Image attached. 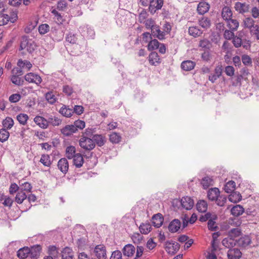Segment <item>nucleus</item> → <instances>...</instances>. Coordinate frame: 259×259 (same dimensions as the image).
<instances>
[{"mask_svg": "<svg viewBox=\"0 0 259 259\" xmlns=\"http://www.w3.org/2000/svg\"><path fill=\"white\" fill-rule=\"evenodd\" d=\"M36 47L35 42L29 39L27 36H23L21 38L20 49L21 50H25L29 53L33 52Z\"/></svg>", "mask_w": 259, "mask_h": 259, "instance_id": "nucleus-1", "label": "nucleus"}, {"mask_svg": "<svg viewBox=\"0 0 259 259\" xmlns=\"http://www.w3.org/2000/svg\"><path fill=\"white\" fill-rule=\"evenodd\" d=\"M83 107L80 105H75L74 107H69V106L63 105L59 110V113H82Z\"/></svg>", "mask_w": 259, "mask_h": 259, "instance_id": "nucleus-2", "label": "nucleus"}, {"mask_svg": "<svg viewBox=\"0 0 259 259\" xmlns=\"http://www.w3.org/2000/svg\"><path fill=\"white\" fill-rule=\"evenodd\" d=\"M79 145L86 150H91L95 147V144L92 139L87 137H82L80 138Z\"/></svg>", "mask_w": 259, "mask_h": 259, "instance_id": "nucleus-3", "label": "nucleus"}, {"mask_svg": "<svg viewBox=\"0 0 259 259\" xmlns=\"http://www.w3.org/2000/svg\"><path fill=\"white\" fill-rule=\"evenodd\" d=\"M243 24L244 28L249 30L250 34L252 35L258 25L255 24V21L250 17H247L244 19Z\"/></svg>", "mask_w": 259, "mask_h": 259, "instance_id": "nucleus-4", "label": "nucleus"}, {"mask_svg": "<svg viewBox=\"0 0 259 259\" xmlns=\"http://www.w3.org/2000/svg\"><path fill=\"white\" fill-rule=\"evenodd\" d=\"M94 253L98 259L106 258V250L103 245H97L94 249Z\"/></svg>", "mask_w": 259, "mask_h": 259, "instance_id": "nucleus-5", "label": "nucleus"}, {"mask_svg": "<svg viewBox=\"0 0 259 259\" xmlns=\"http://www.w3.org/2000/svg\"><path fill=\"white\" fill-rule=\"evenodd\" d=\"M250 8V5L246 3L236 2L234 5L235 10L240 14L248 12Z\"/></svg>", "mask_w": 259, "mask_h": 259, "instance_id": "nucleus-6", "label": "nucleus"}, {"mask_svg": "<svg viewBox=\"0 0 259 259\" xmlns=\"http://www.w3.org/2000/svg\"><path fill=\"white\" fill-rule=\"evenodd\" d=\"M163 4V0H152L150 1L149 11L154 14L156 10L161 9Z\"/></svg>", "mask_w": 259, "mask_h": 259, "instance_id": "nucleus-7", "label": "nucleus"}, {"mask_svg": "<svg viewBox=\"0 0 259 259\" xmlns=\"http://www.w3.org/2000/svg\"><path fill=\"white\" fill-rule=\"evenodd\" d=\"M25 79L30 82L39 84L41 83L42 79L39 75L34 73H29L25 75Z\"/></svg>", "mask_w": 259, "mask_h": 259, "instance_id": "nucleus-8", "label": "nucleus"}, {"mask_svg": "<svg viewBox=\"0 0 259 259\" xmlns=\"http://www.w3.org/2000/svg\"><path fill=\"white\" fill-rule=\"evenodd\" d=\"M165 248L168 253L174 254L178 251L180 248V245L177 242H166Z\"/></svg>", "mask_w": 259, "mask_h": 259, "instance_id": "nucleus-9", "label": "nucleus"}, {"mask_svg": "<svg viewBox=\"0 0 259 259\" xmlns=\"http://www.w3.org/2000/svg\"><path fill=\"white\" fill-rule=\"evenodd\" d=\"M181 203L182 206L187 210H190L194 206L193 200L189 197H184L181 199Z\"/></svg>", "mask_w": 259, "mask_h": 259, "instance_id": "nucleus-10", "label": "nucleus"}, {"mask_svg": "<svg viewBox=\"0 0 259 259\" xmlns=\"http://www.w3.org/2000/svg\"><path fill=\"white\" fill-rule=\"evenodd\" d=\"M222 67L221 66H217L215 68L214 72L211 73L208 76V80L212 83H214L222 75Z\"/></svg>", "mask_w": 259, "mask_h": 259, "instance_id": "nucleus-11", "label": "nucleus"}, {"mask_svg": "<svg viewBox=\"0 0 259 259\" xmlns=\"http://www.w3.org/2000/svg\"><path fill=\"white\" fill-rule=\"evenodd\" d=\"M222 243L224 246L230 249L233 248L237 244V239L233 238L232 237L228 235V237L224 238L222 240Z\"/></svg>", "mask_w": 259, "mask_h": 259, "instance_id": "nucleus-12", "label": "nucleus"}, {"mask_svg": "<svg viewBox=\"0 0 259 259\" xmlns=\"http://www.w3.org/2000/svg\"><path fill=\"white\" fill-rule=\"evenodd\" d=\"M58 168L64 174H66L68 170L69 163L65 158L60 159L58 162L57 164Z\"/></svg>", "mask_w": 259, "mask_h": 259, "instance_id": "nucleus-13", "label": "nucleus"}, {"mask_svg": "<svg viewBox=\"0 0 259 259\" xmlns=\"http://www.w3.org/2000/svg\"><path fill=\"white\" fill-rule=\"evenodd\" d=\"M241 255V251L237 248L230 249L227 252V256L229 259H239Z\"/></svg>", "mask_w": 259, "mask_h": 259, "instance_id": "nucleus-14", "label": "nucleus"}, {"mask_svg": "<svg viewBox=\"0 0 259 259\" xmlns=\"http://www.w3.org/2000/svg\"><path fill=\"white\" fill-rule=\"evenodd\" d=\"M29 250L30 257L32 259H37L40 255L41 247L39 245H34L29 248Z\"/></svg>", "mask_w": 259, "mask_h": 259, "instance_id": "nucleus-15", "label": "nucleus"}, {"mask_svg": "<svg viewBox=\"0 0 259 259\" xmlns=\"http://www.w3.org/2000/svg\"><path fill=\"white\" fill-rule=\"evenodd\" d=\"M163 220L162 215L160 213L154 214L152 218V224L156 228L161 227L163 224Z\"/></svg>", "mask_w": 259, "mask_h": 259, "instance_id": "nucleus-16", "label": "nucleus"}, {"mask_svg": "<svg viewBox=\"0 0 259 259\" xmlns=\"http://www.w3.org/2000/svg\"><path fill=\"white\" fill-rule=\"evenodd\" d=\"M181 223L178 219H174L169 224L168 230L171 233H175L180 229Z\"/></svg>", "mask_w": 259, "mask_h": 259, "instance_id": "nucleus-17", "label": "nucleus"}, {"mask_svg": "<svg viewBox=\"0 0 259 259\" xmlns=\"http://www.w3.org/2000/svg\"><path fill=\"white\" fill-rule=\"evenodd\" d=\"M149 63L152 65L156 66L160 63V59L158 54L155 52H151L148 57Z\"/></svg>", "mask_w": 259, "mask_h": 259, "instance_id": "nucleus-18", "label": "nucleus"}, {"mask_svg": "<svg viewBox=\"0 0 259 259\" xmlns=\"http://www.w3.org/2000/svg\"><path fill=\"white\" fill-rule=\"evenodd\" d=\"M221 15L225 21L232 18L233 13L231 9L228 6H225L222 9Z\"/></svg>", "mask_w": 259, "mask_h": 259, "instance_id": "nucleus-19", "label": "nucleus"}, {"mask_svg": "<svg viewBox=\"0 0 259 259\" xmlns=\"http://www.w3.org/2000/svg\"><path fill=\"white\" fill-rule=\"evenodd\" d=\"M76 132V127L73 124L67 125L61 130V133L66 136H69Z\"/></svg>", "mask_w": 259, "mask_h": 259, "instance_id": "nucleus-20", "label": "nucleus"}, {"mask_svg": "<svg viewBox=\"0 0 259 259\" xmlns=\"http://www.w3.org/2000/svg\"><path fill=\"white\" fill-rule=\"evenodd\" d=\"M196 63L191 60H186L182 62L181 65V68L185 71H190L194 69Z\"/></svg>", "mask_w": 259, "mask_h": 259, "instance_id": "nucleus-21", "label": "nucleus"}, {"mask_svg": "<svg viewBox=\"0 0 259 259\" xmlns=\"http://www.w3.org/2000/svg\"><path fill=\"white\" fill-rule=\"evenodd\" d=\"M251 243V239L248 236H245L240 237L239 239L237 240V244L242 247H245Z\"/></svg>", "mask_w": 259, "mask_h": 259, "instance_id": "nucleus-22", "label": "nucleus"}, {"mask_svg": "<svg viewBox=\"0 0 259 259\" xmlns=\"http://www.w3.org/2000/svg\"><path fill=\"white\" fill-rule=\"evenodd\" d=\"M220 191L218 188H214L209 189L207 193L208 198L211 200H215L219 197Z\"/></svg>", "mask_w": 259, "mask_h": 259, "instance_id": "nucleus-23", "label": "nucleus"}, {"mask_svg": "<svg viewBox=\"0 0 259 259\" xmlns=\"http://www.w3.org/2000/svg\"><path fill=\"white\" fill-rule=\"evenodd\" d=\"M209 9V5L205 2L199 3L197 6V11L199 14L203 15L208 12Z\"/></svg>", "mask_w": 259, "mask_h": 259, "instance_id": "nucleus-24", "label": "nucleus"}, {"mask_svg": "<svg viewBox=\"0 0 259 259\" xmlns=\"http://www.w3.org/2000/svg\"><path fill=\"white\" fill-rule=\"evenodd\" d=\"M228 27L232 31H236L238 29L239 23V22L232 18L226 21Z\"/></svg>", "mask_w": 259, "mask_h": 259, "instance_id": "nucleus-25", "label": "nucleus"}, {"mask_svg": "<svg viewBox=\"0 0 259 259\" xmlns=\"http://www.w3.org/2000/svg\"><path fill=\"white\" fill-rule=\"evenodd\" d=\"M17 66L22 69H26L29 71L32 66V64L27 60L19 59L17 62Z\"/></svg>", "mask_w": 259, "mask_h": 259, "instance_id": "nucleus-26", "label": "nucleus"}, {"mask_svg": "<svg viewBox=\"0 0 259 259\" xmlns=\"http://www.w3.org/2000/svg\"><path fill=\"white\" fill-rule=\"evenodd\" d=\"M135 251V247L131 244L125 245L122 249L123 255L127 256L133 255Z\"/></svg>", "mask_w": 259, "mask_h": 259, "instance_id": "nucleus-27", "label": "nucleus"}, {"mask_svg": "<svg viewBox=\"0 0 259 259\" xmlns=\"http://www.w3.org/2000/svg\"><path fill=\"white\" fill-rule=\"evenodd\" d=\"M151 229L152 228L151 224L148 222L142 223L139 227L140 232L143 234H148L151 231Z\"/></svg>", "mask_w": 259, "mask_h": 259, "instance_id": "nucleus-28", "label": "nucleus"}, {"mask_svg": "<svg viewBox=\"0 0 259 259\" xmlns=\"http://www.w3.org/2000/svg\"><path fill=\"white\" fill-rule=\"evenodd\" d=\"M151 33L153 36L158 38L160 40L163 39L166 34L165 32L160 30L158 25L154 28L153 31L151 32Z\"/></svg>", "mask_w": 259, "mask_h": 259, "instance_id": "nucleus-29", "label": "nucleus"}, {"mask_svg": "<svg viewBox=\"0 0 259 259\" xmlns=\"http://www.w3.org/2000/svg\"><path fill=\"white\" fill-rule=\"evenodd\" d=\"M34 121L37 125L43 128H47L48 125V121L41 116H36Z\"/></svg>", "mask_w": 259, "mask_h": 259, "instance_id": "nucleus-30", "label": "nucleus"}, {"mask_svg": "<svg viewBox=\"0 0 259 259\" xmlns=\"http://www.w3.org/2000/svg\"><path fill=\"white\" fill-rule=\"evenodd\" d=\"M73 159V164L77 168L81 167L84 162L83 158L82 155L79 153L76 154V155L74 156Z\"/></svg>", "mask_w": 259, "mask_h": 259, "instance_id": "nucleus-31", "label": "nucleus"}, {"mask_svg": "<svg viewBox=\"0 0 259 259\" xmlns=\"http://www.w3.org/2000/svg\"><path fill=\"white\" fill-rule=\"evenodd\" d=\"M92 140L98 146L101 147L104 145L106 140L105 138L101 135L96 134L92 137Z\"/></svg>", "mask_w": 259, "mask_h": 259, "instance_id": "nucleus-32", "label": "nucleus"}, {"mask_svg": "<svg viewBox=\"0 0 259 259\" xmlns=\"http://www.w3.org/2000/svg\"><path fill=\"white\" fill-rule=\"evenodd\" d=\"M201 184L205 189L208 188L209 186L213 184V180L212 178L206 176L202 179Z\"/></svg>", "mask_w": 259, "mask_h": 259, "instance_id": "nucleus-33", "label": "nucleus"}, {"mask_svg": "<svg viewBox=\"0 0 259 259\" xmlns=\"http://www.w3.org/2000/svg\"><path fill=\"white\" fill-rule=\"evenodd\" d=\"M30 250L29 248L28 247H23L20 248L17 251V256L19 258L21 259H24L28 257L29 254Z\"/></svg>", "mask_w": 259, "mask_h": 259, "instance_id": "nucleus-34", "label": "nucleus"}, {"mask_svg": "<svg viewBox=\"0 0 259 259\" xmlns=\"http://www.w3.org/2000/svg\"><path fill=\"white\" fill-rule=\"evenodd\" d=\"M243 207L240 205H236L233 207L231 210V213L234 216H239L244 212Z\"/></svg>", "mask_w": 259, "mask_h": 259, "instance_id": "nucleus-35", "label": "nucleus"}, {"mask_svg": "<svg viewBox=\"0 0 259 259\" xmlns=\"http://www.w3.org/2000/svg\"><path fill=\"white\" fill-rule=\"evenodd\" d=\"M241 195L239 192H233L229 196L230 201L233 203H237L241 200Z\"/></svg>", "mask_w": 259, "mask_h": 259, "instance_id": "nucleus-36", "label": "nucleus"}, {"mask_svg": "<svg viewBox=\"0 0 259 259\" xmlns=\"http://www.w3.org/2000/svg\"><path fill=\"white\" fill-rule=\"evenodd\" d=\"M188 31L190 35L195 37L200 36L202 33V31L197 26L190 27Z\"/></svg>", "mask_w": 259, "mask_h": 259, "instance_id": "nucleus-37", "label": "nucleus"}, {"mask_svg": "<svg viewBox=\"0 0 259 259\" xmlns=\"http://www.w3.org/2000/svg\"><path fill=\"white\" fill-rule=\"evenodd\" d=\"M236 184L233 181L227 182L224 186V190L228 193L233 192L235 189Z\"/></svg>", "mask_w": 259, "mask_h": 259, "instance_id": "nucleus-38", "label": "nucleus"}, {"mask_svg": "<svg viewBox=\"0 0 259 259\" xmlns=\"http://www.w3.org/2000/svg\"><path fill=\"white\" fill-rule=\"evenodd\" d=\"M217 219V216L214 213L207 212L204 215H202L199 218V221L203 222L206 221H209L210 219Z\"/></svg>", "mask_w": 259, "mask_h": 259, "instance_id": "nucleus-39", "label": "nucleus"}, {"mask_svg": "<svg viewBox=\"0 0 259 259\" xmlns=\"http://www.w3.org/2000/svg\"><path fill=\"white\" fill-rule=\"evenodd\" d=\"M52 13L54 16V19L58 24H62L64 22L63 16L55 9L52 11Z\"/></svg>", "mask_w": 259, "mask_h": 259, "instance_id": "nucleus-40", "label": "nucleus"}, {"mask_svg": "<svg viewBox=\"0 0 259 259\" xmlns=\"http://www.w3.org/2000/svg\"><path fill=\"white\" fill-rule=\"evenodd\" d=\"M197 209L201 212H205L207 209V202L204 200H199L196 204Z\"/></svg>", "mask_w": 259, "mask_h": 259, "instance_id": "nucleus-41", "label": "nucleus"}, {"mask_svg": "<svg viewBox=\"0 0 259 259\" xmlns=\"http://www.w3.org/2000/svg\"><path fill=\"white\" fill-rule=\"evenodd\" d=\"M27 198V195L23 191H19L15 197V201L18 204H21Z\"/></svg>", "mask_w": 259, "mask_h": 259, "instance_id": "nucleus-42", "label": "nucleus"}, {"mask_svg": "<svg viewBox=\"0 0 259 259\" xmlns=\"http://www.w3.org/2000/svg\"><path fill=\"white\" fill-rule=\"evenodd\" d=\"M39 161L44 166L47 167H50L52 164L50 160V157L48 154H42L41 156Z\"/></svg>", "mask_w": 259, "mask_h": 259, "instance_id": "nucleus-43", "label": "nucleus"}, {"mask_svg": "<svg viewBox=\"0 0 259 259\" xmlns=\"http://www.w3.org/2000/svg\"><path fill=\"white\" fill-rule=\"evenodd\" d=\"M121 139L120 135L117 133L113 132L109 135V140L112 143L117 144L120 142Z\"/></svg>", "mask_w": 259, "mask_h": 259, "instance_id": "nucleus-44", "label": "nucleus"}, {"mask_svg": "<svg viewBox=\"0 0 259 259\" xmlns=\"http://www.w3.org/2000/svg\"><path fill=\"white\" fill-rule=\"evenodd\" d=\"M62 259H73V254L71 249L68 247L65 248L62 252Z\"/></svg>", "mask_w": 259, "mask_h": 259, "instance_id": "nucleus-45", "label": "nucleus"}, {"mask_svg": "<svg viewBox=\"0 0 259 259\" xmlns=\"http://www.w3.org/2000/svg\"><path fill=\"white\" fill-rule=\"evenodd\" d=\"M199 24L202 28L207 29L210 27L211 22L208 18L203 17L199 20Z\"/></svg>", "mask_w": 259, "mask_h": 259, "instance_id": "nucleus-46", "label": "nucleus"}, {"mask_svg": "<svg viewBox=\"0 0 259 259\" xmlns=\"http://www.w3.org/2000/svg\"><path fill=\"white\" fill-rule=\"evenodd\" d=\"M66 154L67 157L71 159L76 155L75 148L73 146H70L67 147L66 149Z\"/></svg>", "mask_w": 259, "mask_h": 259, "instance_id": "nucleus-47", "label": "nucleus"}, {"mask_svg": "<svg viewBox=\"0 0 259 259\" xmlns=\"http://www.w3.org/2000/svg\"><path fill=\"white\" fill-rule=\"evenodd\" d=\"M10 136V134L8 131L5 128H2L0 130V141L4 142L6 141Z\"/></svg>", "mask_w": 259, "mask_h": 259, "instance_id": "nucleus-48", "label": "nucleus"}, {"mask_svg": "<svg viewBox=\"0 0 259 259\" xmlns=\"http://www.w3.org/2000/svg\"><path fill=\"white\" fill-rule=\"evenodd\" d=\"M14 125V121L12 118L10 117H7L3 121V125L4 128L10 129Z\"/></svg>", "mask_w": 259, "mask_h": 259, "instance_id": "nucleus-49", "label": "nucleus"}, {"mask_svg": "<svg viewBox=\"0 0 259 259\" xmlns=\"http://www.w3.org/2000/svg\"><path fill=\"white\" fill-rule=\"evenodd\" d=\"M145 26L147 29H150L151 32L153 31L154 28L157 27L158 25L155 24V22L152 19H148L144 21Z\"/></svg>", "mask_w": 259, "mask_h": 259, "instance_id": "nucleus-50", "label": "nucleus"}, {"mask_svg": "<svg viewBox=\"0 0 259 259\" xmlns=\"http://www.w3.org/2000/svg\"><path fill=\"white\" fill-rule=\"evenodd\" d=\"M159 42L157 39L151 40L148 45V49L149 51H153L157 49L159 46Z\"/></svg>", "mask_w": 259, "mask_h": 259, "instance_id": "nucleus-51", "label": "nucleus"}, {"mask_svg": "<svg viewBox=\"0 0 259 259\" xmlns=\"http://www.w3.org/2000/svg\"><path fill=\"white\" fill-rule=\"evenodd\" d=\"M49 256H51L52 258H54L57 257L58 251L55 246H50L48 248Z\"/></svg>", "mask_w": 259, "mask_h": 259, "instance_id": "nucleus-52", "label": "nucleus"}, {"mask_svg": "<svg viewBox=\"0 0 259 259\" xmlns=\"http://www.w3.org/2000/svg\"><path fill=\"white\" fill-rule=\"evenodd\" d=\"M9 15L7 14H0V26L6 25L9 22Z\"/></svg>", "mask_w": 259, "mask_h": 259, "instance_id": "nucleus-53", "label": "nucleus"}, {"mask_svg": "<svg viewBox=\"0 0 259 259\" xmlns=\"http://www.w3.org/2000/svg\"><path fill=\"white\" fill-rule=\"evenodd\" d=\"M243 64L245 66H252V60L247 55H243L241 57Z\"/></svg>", "mask_w": 259, "mask_h": 259, "instance_id": "nucleus-54", "label": "nucleus"}, {"mask_svg": "<svg viewBox=\"0 0 259 259\" xmlns=\"http://www.w3.org/2000/svg\"><path fill=\"white\" fill-rule=\"evenodd\" d=\"M132 240L135 244H140L143 240V236L139 233H135L132 236Z\"/></svg>", "mask_w": 259, "mask_h": 259, "instance_id": "nucleus-55", "label": "nucleus"}, {"mask_svg": "<svg viewBox=\"0 0 259 259\" xmlns=\"http://www.w3.org/2000/svg\"><path fill=\"white\" fill-rule=\"evenodd\" d=\"M50 26L47 24H41L38 27V32L40 34H45L49 32Z\"/></svg>", "mask_w": 259, "mask_h": 259, "instance_id": "nucleus-56", "label": "nucleus"}, {"mask_svg": "<svg viewBox=\"0 0 259 259\" xmlns=\"http://www.w3.org/2000/svg\"><path fill=\"white\" fill-rule=\"evenodd\" d=\"M17 119L20 124L25 125L28 119V116L27 114H18Z\"/></svg>", "mask_w": 259, "mask_h": 259, "instance_id": "nucleus-57", "label": "nucleus"}, {"mask_svg": "<svg viewBox=\"0 0 259 259\" xmlns=\"http://www.w3.org/2000/svg\"><path fill=\"white\" fill-rule=\"evenodd\" d=\"M216 219H210L209 221H208L207 226L209 230L211 231H216L218 229V226L215 224V222L214 221Z\"/></svg>", "mask_w": 259, "mask_h": 259, "instance_id": "nucleus-58", "label": "nucleus"}, {"mask_svg": "<svg viewBox=\"0 0 259 259\" xmlns=\"http://www.w3.org/2000/svg\"><path fill=\"white\" fill-rule=\"evenodd\" d=\"M21 98L20 94L16 93L11 95L9 98V100L11 103H16L18 102Z\"/></svg>", "mask_w": 259, "mask_h": 259, "instance_id": "nucleus-59", "label": "nucleus"}, {"mask_svg": "<svg viewBox=\"0 0 259 259\" xmlns=\"http://www.w3.org/2000/svg\"><path fill=\"white\" fill-rule=\"evenodd\" d=\"M12 82L17 85H21L23 84V80L17 75H12L11 77Z\"/></svg>", "mask_w": 259, "mask_h": 259, "instance_id": "nucleus-60", "label": "nucleus"}, {"mask_svg": "<svg viewBox=\"0 0 259 259\" xmlns=\"http://www.w3.org/2000/svg\"><path fill=\"white\" fill-rule=\"evenodd\" d=\"M199 46L205 49H209L211 47V43L208 40L204 39L200 41Z\"/></svg>", "mask_w": 259, "mask_h": 259, "instance_id": "nucleus-61", "label": "nucleus"}, {"mask_svg": "<svg viewBox=\"0 0 259 259\" xmlns=\"http://www.w3.org/2000/svg\"><path fill=\"white\" fill-rule=\"evenodd\" d=\"M240 233L241 232L238 228H233L229 232V235L233 238H235V237L239 236L240 235Z\"/></svg>", "mask_w": 259, "mask_h": 259, "instance_id": "nucleus-62", "label": "nucleus"}, {"mask_svg": "<svg viewBox=\"0 0 259 259\" xmlns=\"http://www.w3.org/2000/svg\"><path fill=\"white\" fill-rule=\"evenodd\" d=\"M76 40L77 38L75 35L72 33H69L66 37V40L71 44H75Z\"/></svg>", "mask_w": 259, "mask_h": 259, "instance_id": "nucleus-63", "label": "nucleus"}, {"mask_svg": "<svg viewBox=\"0 0 259 259\" xmlns=\"http://www.w3.org/2000/svg\"><path fill=\"white\" fill-rule=\"evenodd\" d=\"M61 119L59 118L54 116L49 118L48 123L50 122L54 126L59 125L61 123Z\"/></svg>", "mask_w": 259, "mask_h": 259, "instance_id": "nucleus-64", "label": "nucleus"}]
</instances>
